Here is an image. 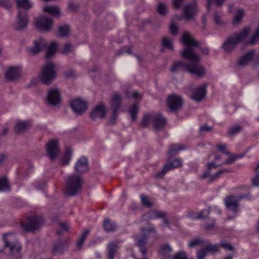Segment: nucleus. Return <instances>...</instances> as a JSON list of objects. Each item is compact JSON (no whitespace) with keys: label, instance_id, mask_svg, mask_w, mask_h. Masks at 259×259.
Listing matches in <instances>:
<instances>
[{"label":"nucleus","instance_id":"58836bf2","mask_svg":"<svg viewBox=\"0 0 259 259\" xmlns=\"http://www.w3.org/2000/svg\"><path fill=\"white\" fill-rule=\"evenodd\" d=\"M205 240L201 238H195L189 241L188 243V246L190 248H193L196 246L203 245Z\"/></svg>","mask_w":259,"mask_h":259},{"label":"nucleus","instance_id":"cd10ccee","mask_svg":"<svg viewBox=\"0 0 259 259\" xmlns=\"http://www.w3.org/2000/svg\"><path fill=\"white\" fill-rule=\"evenodd\" d=\"M17 7L19 11L21 12V10H27L30 9L32 5L31 0H16Z\"/></svg>","mask_w":259,"mask_h":259},{"label":"nucleus","instance_id":"0e129e2a","mask_svg":"<svg viewBox=\"0 0 259 259\" xmlns=\"http://www.w3.org/2000/svg\"><path fill=\"white\" fill-rule=\"evenodd\" d=\"M90 232V229H84L83 230V232H82V234L81 235V237H80V238L79 239L80 240L84 241L86 239L87 236L89 234Z\"/></svg>","mask_w":259,"mask_h":259},{"label":"nucleus","instance_id":"8fccbe9b","mask_svg":"<svg viewBox=\"0 0 259 259\" xmlns=\"http://www.w3.org/2000/svg\"><path fill=\"white\" fill-rule=\"evenodd\" d=\"M248 188L244 185L239 186L237 187L232 189V191H229V193H242L248 191Z\"/></svg>","mask_w":259,"mask_h":259},{"label":"nucleus","instance_id":"f03ea898","mask_svg":"<svg viewBox=\"0 0 259 259\" xmlns=\"http://www.w3.org/2000/svg\"><path fill=\"white\" fill-rule=\"evenodd\" d=\"M2 241L3 246L0 247V252L5 251L8 253L15 255L21 249L20 243L15 240V236L11 233L4 234Z\"/></svg>","mask_w":259,"mask_h":259},{"label":"nucleus","instance_id":"13d9d810","mask_svg":"<svg viewBox=\"0 0 259 259\" xmlns=\"http://www.w3.org/2000/svg\"><path fill=\"white\" fill-rule=\"evenodd\" d=\"M211 127L208 126L206 124H204L201 126L199 128L200 132L201 133H204L205 132H209L211 130Z\"/></svg>","mask_w":259,"mask_h":259},{"label":"nucleus","instance_id":"69168bd1","mask_svg":"<svg viewBox=\"0 0 259 259\" xmlns=\"http://www.w3.org/2000/svg\"><path fill=\"white\" fill-rule=\"evenodd\" d=\"M218 148L222 152H223L224 153L226 154H229V153L226 151V145H225V144H221V145H219L218 146H217Z\"/></svg>","mask_w":259,"mask_h":259},{"label":"nucleus","instance_id":"f3484780","mask_svg":"<svg viewBox=\"0 0 259 259\" xmlns=\"http://www.w3.org/2000/svg\"><path fill=\"white\" fill-rule=\"evenodd\" d=\"M34 46L28 47L27 49V52L30 55L37 54L42 51L47 46V42L45 39L39 38L35 40L33 42Z\"/></svg>","mask_w":259,"mask_h":259},{"label":"nucleus","instance_id":"b1692460","mask_svg":"<svg viewBox=\"0 0 259 259\" xmlns=\"http://www.w3.org/2000/svg\"><path fill=\"white\" fill-rule=\"evenodd\" d=\"M76 172L81 173L86 171L88 169V160L85 157L79 158L74 166Z\"/></svg>","mask_w":259,"mask_h":259},{"label":"nucleus","instance_id":"4c0bfd02","mask_svg":"<svg viewBox=\"0 0 259 259\" xmlns=\"http://www.w3.org/2000/svg\"><path fill=\"white\" fill-rule=\"evenodd\" d=\"M103 227L105 230L107 232H111L116 230V225L113 223H111L109 220L106 219L103 223Z\"/></svg>","mask_w":259,"mask_h":259},{"label":"nucleus","instance_id":"9b49d317","mask_svg":"<svg viewBox=\"0 0 259 259\" xmlns=\"http://www.w3.org/2000/svg\"><path fill=\"white\" fill-rule=\"evenodd\" d=\"M61 92L58 88H55L48 90L46 97V102L48 105L58 106L61 103Z\"/></svg>","mask_w":259,"mask_h":259},{"label":"nucleus","instance_id":"864d4df0","mask_svg":"<svg viewBox=\"0 0 259 259\" xmlns=\"http://www.w3.org/2000/svg\"><path fill=\"white\" fill-rule=\"evenodd\" d=\"M220 246L226 250H233L234 249V246L226 241L221 242Z\"/></svg>","mask_w":259,"mask_h":259},{"label":"nucleus","instance_id":"338daca9","mask_svg":"<svg viewBox=\"0 0 259 259\" xmlns=\"http://www.w3.org/2000/svg\"><path fill=\"white\" fill-rule=\"evenodd\" d=\"M235 161V157L234 155L230 156L224 162V164H232Z\"/></svg>","mask_w":259,"mask_h":259},{"label":"nucleus","instance_id":"e2e57ef3","mask_svg":"<svg viewBox=\"0 0 259 259\" xmlns=\"http://www.w3.org/2000/svg\"><path fill=\"white\" fill-rule=\"evenodd\" d=\"M90 232V229H84L83 230V232H82V234L81 235V237H80V238L79 239L80 240L84 241L86 239L87 236L89 234Z\"/></svg>","mask_w":259,"mask_h":259},{"label":"nucleus","instance_id":"ea45409f","mask_svg":"<svg viewBox=\"0 0 259 259\" xmlns=\"http://www.w3.org/2000/svg\"><path fill=\"white\" fill-rule=\"evenodd\" d=\"M141 200L142 205L146 207H152L154 206V202L147 195H141Z\"/></svg>","mask_w":259,"mask_h":259},{"label":"nucleus","instance_id":"aec40b11","mask_svg":"<svg viewBox=\"0 0 259 259\" xmlns=\"http://www.w3.org/2000/svg\"><path fill=\"white\" fill-rule=\"evenodd\" d=\"M21 67L19 66H12L9 67L5 74L6 79L13 80L18 78L20 74Z\"/></svg>","mask_w":259,"mask_h":259},{"label":"nucleus","instance_id":"774afa93","mask_svg":"<svg viewBox=\"0 0 259 259\" xmlns=\"http://www.w3.org/2000/svg\"><path fill=\"white\" fill-rule=\"evenodd\" d=\"M162 216V214L160 212L157 211L152 212L150 214V217L151 218H160Z\"/></svg>","mask_w":259,"mask_h":259},{"label":"nucleus","instance_id":"a18cd8bd","mask_svg":"<svg viewBox=\"0 0 259 259\" xmlns=\"http://www.w3.org/2000/svg\"><path fill=\"white\" fill-rule=\"evenodd\" d=\"M222 14L221 12L215 11L213 14V20L218 25L223 24L222 21Z\"/></svg>","mask_w":259,"mask_h":259},{"label":"nucleus","instance_id":"79ce46f5","mask_svg":"<svg viewBox=\"0 0 259 259\" xmlns=\"http://www.w3.org/2000/svg\"><path fill=\"white\" fill-rule=\"evenodd\" d=\"M138 110L139 108L137 104H134L128 110V112L130 114L132 120L133 121L136 120Z\"/></svg>","mask_w":259,"mask_h":259},{"label":"nucleus","instance_id":"a19ab883","mask_svg":"<svg viewBox=\"0 0 259 259\" xmlns=\"http://www.w3.org/2000/svg\"><path fill=\"white\" fill-rule=\"evenodd\" d=\"M242 130V127L239 125H234L231 126L228 131L229 136H233L239 133Z\"/></svg>","mask_w":259,"mask_h":259},{"label":"nucleus","instance_id":"423d86ee","mask_svg":"<svg viewBox=\"0 0 259 259\" xmlns=\"http://www.w3.org/2000/svg\"><path fill=\"white\" fill-rule=\"evenodd\" d=\"M152 124L156 131H159L162 127V115L160 113H148L144 115L141 125L147 127Z\"/></svg>","mask_w":259,"mask_h":259},{"label":"nucleus","instance_id":"1a4fd4ad","mask_svg":"<svg viewBox=\"0 0 259 259\" xmlns=\"http://www.w3.org/2000/svg\"><path fill=\"white\" fill-rule=\"evenodd\" d=\"M225 204L227 210L232 213L233 215L228 214L227 220H231L236 216L239 210V204L234 195H228L224 199Z\"/></svg>","mask_w":259,"mask_h":259},{"label":"nucleus","instance_id":"473e14b6","mask_svg":"<svg viewBox=\"0 0 259 259\" xmlns=\"http://www.w3.org/2000/svg\"><path fill=\"white\" fill-rule=\"evenodd\" d=\"M72 152L71 149L67 148L65 152L61 158V163L62 165H67L69 164L72 157Z\"/></svg>","mask_w":259,"mask_h":259},{"label":"nucleus","instance_id":"4be33fe9","mask_svg":"<svg viewBox=\"0 0 259 259\" xmlns=\"http://www.w3.org/2000/svg\"><path fill=\"white\" fill-rule=\"evenodd\" d=\"M255 51L251 50L247 52L243 56L240 58L237 62V66L239 67H243L247 65L252 60Z\"/></svg>","mask_w":259,"mask_h":259},{"label":"nucleus","instance_id":"f704fd0d","mask_svg":"<svg viewBox=\"0 0 259 259\" xmlns=\"http://www.w3.org/2000/svg\"><path fill=\"white\" fill-rule=\"evenodd\" d=\"M184 149V147L181 144H172L170 146V148L168 152V155L169 156H172L180 150Z\"/></svg>","mask_w":259,"mask_h":259},{"label":"nucleus","instance_id":"6e6552de","mask_svg":"<svg viewBox=\"0 0 259 259\" xmlns=\"http://www.w3.org/2000/svg\"><path fill=\"white\" fill-rule=\"evenodd\" d=\"M166 104L169 112L177 113L182 110L184 100L181 96L174 94L168 96Z\"/></svg>","mask_w":259,"mask_h":259},{"label":"nucleus","instance_id":"393cba45","mask_svg":"<svg viewBox=\"0 0 259 259\" xmlns=\"http://www.w3.org/2000/svg\"><path fill=\"white\" fill-rule=\"evenodd\" d=\"M245 15V11L241 8H237L232 19V24L234 26L239 25Z\"/></svg>","mask_w":259,"mask_h":259},{"label":"nucleus","instance_id":"412c9836","mask_svg":"<svg viewBox=\"0 0 259 259\" xmlns=\"http://www.w3.org/2000/svg\"><path fill=\"white\" fill-rule=\"evenodd\" d=\"M122 98L118 93L114 94L111 99L110 104L113 108V119H114L117 116V112L121 103Z\"/></svg>","mask_w":259,"mask_h":259},{"label":"nucleus","instance_id":"f257e3e1","mask_svg":"<svg viewBox=\"0 0 259 259\" xmlns=\"http://www.w3.org/2000/svg\"><path fill=\"white\" fill-rule=\"evenodd\" d=\"M181 41L187 47L181 51L182 58L189 60L186 63L182 61L175 62L170 70L172 73L184 70L198 77H202L205 74V69L200 63V57L196 54L194 47L198 45V42L194 39L188 32L183 35Z\"/></svg>","mask_w":259,"mask_h":259},{"label":"nucleus","instance_id":"6e6d98bb","mask_svg":"<svg viewBox=\"0 0 259 259\" xmlns=\"http://www.w3.org/2000/svg\"><path fill=\"white\" fill-rule=\"evenodd\" d=\"M207 252L204 248H202L197 252V259H204Z\"/></svg>","mask_w":259,"mask_h":259},{"label":"nucleus","instance_id":"09e8293b","mask_svg":"<svg viewBox=\"0 0 259 259\" xmlns=\"http://www.w3.org/2000/svg\"><path fill=\"white\" fill-rule=\"evenodd\" d=\"M126 96L128 98H133L135 100H140L141 99L142 97V94L138 93L137 92L134 91H132L131 93H127Z\"/></svg>","mask_w":259,"mask_h":259},{"label":"nucleus","instance_id":"37998d69","mask_svg":"<svg viewBox=\"0 0 259 259\" xmlns=\"http://www.w3.org/2000/svg\"><path fill=\"white\" fill-rule=\"evenodd\" d=\"M29 126V124L24 121H18L16 124L15 130L17 132H20Z\"/></svg>","mask_w":259,"mask_h":259},{"label":"nucleus","instance_id":"20e7f679","mask_svg":"<svg viewBox=\"0 0 259 259\" xmlns=\"http://www.w3.org/2000/svg\"><path fill=\"white\" fill-rule=\"evenodd\" d=\"M156 237V232L154 229L146 228L142 229L141 237H136V244L139 247L143 255H145L146 253V249L144 247V245L147 243V240L150 239L154 240Z\"/></svg>","mask_w":259,"mask_h":259},{"label":"nucleus","instance_id":"7c9ffc66","mask_svg":"<svg viewBox=\"0 0 259 259\" xmlns=\"http://www.w3.org/2000/svg\"><path fill=\"white\" fill-rule=\"evenodd\" d=\"M209 213V211L207 210H203L199 213L194 212H189L187 214V217L192 219H201L207 217Z\"/></svg>","mask_w":259,"mask_h":259},{"label":"nucleus","instance_id":"4d7b16f0","mask_svg":"<svg viewBox=\"0 0 259 259\" xmlns=\"http://www.w3.org/2000/svg\"><path fill=\"white\" fill-rule=\"evenodd\" d=\"M178 27L175 23H172L169 26V30L170 33L173 35H177L178 33Z\"/></svg>","mask_w":259,"mask_h":259},{"label":"nucleus","instance_id":"c756f323","mask_svg":"<svg viewBox=\"0 0 259 259\" xmlns=\"http://www.w3.org/2000/svg\"><path fill=\"white\" fill-rule=\"evenodd\" d=\"M175 223V220L171 217L163 212V228H170Z\"/></svg>","mask_w":259,"mask_h":259},{"label":"nucleus","instance_id":"7ed1b4c3","mask_svg":"<svg viewBox=\"0 0 259 259\" xmlns=\"http://www.w3.org/2000/svg\"><path fill=\"white\" fill-rule=\"evenodd\" d=\"M44 222V218L41 215L33 214L28 217L26 222L21 223V228L25 232H34L39 229Z\"/></svg>","mask_w":259,"mask_h":259},{"label":"nucleus","instance_id":"4468645a","mask_svg":"<svg viewBox=\"0 0 259 259\" xmlns=\"http://www.w3.org/2000/svg\"><path fill=\"white\" fill-rule=\"evenodd\" d=\"M206 87V83H203L199 87L191 90V99L197 102L201 101L205 96Z\"/></svg>","mask_w":259,"mask_h":259},{"label":"nucleus","instance_id":"0eeeda50","mask_svg":"<svg viewBox=\"0 0 259 259\" xmlns=\"http://www.w3.org/2000/svg\"><path fill=\"white\" fill-rule=\"evenodd\" d=\"M56 65L52 62H48L44 66L40 79L44 83H50L56 77Z\"/></svg>","mask_w":259,"mask_h":259},{"label":"nucleus","instance_id":"3c124183","mask_svg":"<svg viewBox=\"0 0 259 259\" xmlns=\"http://www.w3.org/2000/svg\"><path fill=\"white\" fill-rule=\"evenodd\" d=\"M73 50L74 47L71 44L66 43L63 46L62 50V53L64 54H67L72 52Z\"/></svg>","mask_w":259,"mask_h":259},{"label":"nucleus","instance_id":"dca6fc26","mask_svg":"<svg viewBox=\"0 0 259 259\" xmlns=\"http://www.w3.org/2000/svg\"><path fill=\"white\" fill-rule=\"evenodd\" d=\"M183 161L179 158H169L163 166V174L168 171L182 167Z\"/></svg>","mask_w":259,"mask_h":259},{"label":"nucleus","instance_id":"f8f14e48","mask_svg":"<svg viewBox=\"0 0 259 259\" xmlns=\"http://www.w3.org/2000/svg\"><path fill=\"white\" fill-rule=\"evenodd\" d=\"M70 106L76 114H81L88 108L87 103L80 98L72 100L70 103Z\"/></svg>","mask_w":259,"mask_h":259},{"label":"nucleus","instance_id":"c03bdc74","mask_svg":"<svg viewBox=\"0 0 259 259\" xmlns=\"http://www.w3.org/2000/svg\"><path fill=\"white\" fill-rule=\"evenodd\" d=\"M225 0H207V9L208 11L210 10L211 5L214 4L216 6L220 7L223 5Z\"/></svg>","mask_w":259,"mask_h":259},{"label":"nucleus","instance_id":"39448f33","mask_svg":"<svg viewBox=\"0 0 259 259\" xmlns=\"http://www.w3.org/2000/svg\"><path fill=\"white\" fill-rule=\"evenodd\" d=\"M65 182L69 193L68 194H76L81 192L83 181L80 176L75 174L69 175L65 179Z\"/></svg>","mask_w":259,"mask_h":259},{"label":"nucleus","instance_id":"bf43d9fd","mask_svg":"<svg viewBox=\"0 0 259 259\" xmlns=\"http://www.w3.org/2000/svg\"><path fill=\"white\" fill-rule=\"evenodd\" d=\"M185 0H174L172 2L174 7L176 9L180 8Z\"/></svg>","mask_w":259,"mask_h":259},{"label":"nucleus","instance_id":"bb28decb","mask_svg":"<svg viewBox=\"0 0 259 259\" xmlns=\"http://www.w3.org/2000/svg\"><path fill=\"white\" fill-rule=\"evenodd\" d=\"M118 248L117 242H110L107 245V257L108 259H114Z\"/></svg>","mask_w":259,"mask_h":259},{"label":"nucleus","instance_id":"de8ad7c7","mask_svg":"<svg viewBox=\"0 0 259 259\" xmlns=\"http://www.w3.org/2000/svg\"><path fill=\"white\" fill-rule=\"evenodd\" d=\"M64 246V242L62 241H59L54 245L53 251L54 252L61 253L62 252V248Z\"/></svg>","mask_w":259,"mask_h":259},{"label":"nucleus","instance_id":"c85d7f7f","mask_svg":"<svg viewBox=\"0 0 259 259\" xmlns=\"http://www.w3.org/2000/svg\"><path fill=\"white\" fill-rule=\"evenodd\" d=\"M58 48V45L56 41H52L48 46L46 57L50 58L54 55Z\"/></svg>","mask_w":259,"mask_h":259},{"label":"nucleus","instance_id":"680f3d73","mask_svg":"<svg viewBox=\"0 0 259 259\" xmlns=\"http://www.w3.org/2000/svg\"><path fill=\"white\" fill-rule=\"evenodd\" d=\"M90 232V229H84L83 230V232H82V234L81 235V237H80V238L79 239L80 240L84 241L86 239L87 236L89 234Z\"/></svg>","mask_w":259,"mask_h":259},{"label":"nucleus","instance_id":"a878e982","mask_svg":"<svg viewBox=\"0 0 259 259\" xmlns=\"http://www.w3.org/2000/svg\"><path fill=\"white\" fill-rule=\"evenodd\" d=\"M44 13L50 14L54 16H58L60 14V10L56 6L47 5L43 8Z\"/></svg>","mask_w":259,"mask_h":259},{"label":"nucleus","instance_id":"603ef678","mask_svg":"<svg viewBox=\"0 0 259 259\" xmlns=\"http://www.w3.org/2000/svg\"><path fill=\"white\" fill-rule=\"evenodd\" d=\"M188 256L186 252L184 251H180L173 256V259H187Z\"/></svg>","mask_w":259,"mask_h":259},{"label":"nucleus","instance_id":"6ab92c4d","mask_svg":"<svg viewBox=\"0 0 259 259\" xmlns=\"http://www.w3.org/2000/svg\"><path fill=\"white\" fill-rule=\"evenodd\" d=\"M28 19L25 12L18 11L17 19L13 25L14 28L18 31L22 30L26 27Z\"/></svg>","mask_w":259,"mask_h":259},{"label":"nucleus","instance_id":"e433bc0d","mask_svg":"<svg viewBox=\"0 0 259 259\" xmlns=\"http://www.w3.org/2000/svg\"><path fill=\"white\" fill-rule=\"evenodd\" d=\"M70 28L67 25L60 26L58 28V35L61 36H67L70 33Z\"/></svg>","mask_w":259,"mask_h":259},{"label":"nucleus","instance_id":"ddd939ff","mask_svg":"<svg viewBox=\"0 0 259 259\" xmlns=\"http://www.w3.org/2000/svg\"><path fill=\"white\" fill-rule=\"evenodd\" d=\"M197 12V7L195 3L187 5L184 8L183 15L181 16H176V18L178 20H181L184 18L186 20L193 19Z\"/></svg>","mask_w":259,"mask_h":259},{"label":"nucleus","instance_id":"2eb2a0df","mask_svg":"<svg viewBox=\"0 0 259 259\" xmlns=\"http://www.w3.org/2000/svg\"><path fill=\"white\" fill-rule=\"evenodd\" d=\"M107 109L105 104L100 103L97 105L92 110L91 113V117L93 120L103 118L106 115Z\"/></svg>","mask_w":259,"mask_h":259},{"label":"nucleus","instance_id":"2f4dec72","mask_svg":"<svg viewBox=\"0 0 259 259\" xmlns=\"http://www.w3.org/2000/svg\"><path fill=\"white\" fill-rule=\"evenodd\" d=\"M172 251L171 247L168 243L163 244V259H173V256L170 254Z\"/></svg>","mask_w":259,"mask_h":259},{"label":"nucleus","instance_id":"052dcab7","mask_svg":"<svg viewBox=\"0 0 259 259\" xmlns=\"http://www.w3.org/2000/svg\"><path fill=\"white\" fill-rule=\"evenodd\" d=\"M90 232V229H84L83 230V232H82V234L81 235V237H80V238L79 239L80 240L84 241L86 239L87 236L89 234Z\"/></svg>","mask_w":259,"mask_h":259},{"label":"nucleus","instance_id":"5701e85b","mask_svg":"<svg viewBox=\"0 0 259 259\" xmlns=\"http://www.w3.org/2000/svg\"><path fill=\"white\" fill-rule=\"evenodd\" d=\"M226 171H227L226 170H221L214 175H212L210 174V170L207 168V169L204 171L200 176V178L201 179H206L208 182L210 183L219 178L223 173Z\"/></svg>","mask_w":259,"mask_h":259},{"label":"nucleus","instance_id":"49530a36","mask_svg":"<svg viewBox=\"0 0 259 259\" xmlns=\"http://www.w3.org/2000/svg\"><path fill=\"white\" fill-rule=\"evenodd\" d=\"M163 47L166 48L170 50H173L172 40L168 37L163 38Z\"/></svg>","mask_w":259,"mask_h":259},{"label":"nucleus","instance_id":"a211bd4d","mask_svg":"<svg viewBox=\"0 0 259 259\" xmlns=\"http://www.w3.org/2000/svg\"><path fill=\"white\" fill-rule=\"evenodd\" d=\"M47 152L48 156L51 160L54 159L59 152L58 141L53 140L48 142L47 145Z\"/></svg>","mask_w":259,"mask_h":259},{"label":"nucleus","instance_id":"9d476101","mask_svg":"<svg viewBox=\"0 0 259 259\" xmlns=\"http://www.w3.org/2000/svg\"><path fill=\"white\" fill-rule=\"evenodd\" d=\"M53 23L54 20L52 18L43 15L35 19L34 25L41 31H48L52 29Z\"/></svg>","mask_w":259,"mask_h":259},{"label":"nucleus","instance_id":"5fc2aeb1","mask_svg":"<svg viewBox=\"0 0 259 259\" xmlns=\"http://www.w3.org/2000/svg\"><path fill=\"white\" fill-rule=\"evenodd\" d=\"M251 182L253 186L255 187L259 186V171H256L255 176L252 178Z\"/></svg>","mask_w":259,"mask_h":259},{"label":"nucleus","instance_id":"72a5a7b5","mask_svg":"<svg viewBox=\"0 0 259 259\" xmlns=\"http://www.w3.org/2000/svg\"><path fill=\"white\" fill-rule=\"evenodd\" d=\"M10 184L6 176L0 177V192L6 191L10 189Z\"/></svg>","mask_w":259,"mask_h":259},{"label":"nucleus","instance_id":"c9c22d12","mask_svg":"<svg viewBox=\"0 0 259 259\" xmlns=\"http://www.w3.org/2000/svg\"><path fill=\"white\" fill-rule=\"evenodd\" d=\"M203 245H205L203 248L208 252H215L218 250V246L211 244L209 240H205Z\"/></svg>","mask_w":259,"mask_h":259}]
</instances>
